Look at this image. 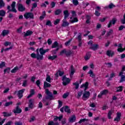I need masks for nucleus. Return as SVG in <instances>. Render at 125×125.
Segmentation results:
<instances>
[{
  "instance_id": "nucleus-2",
  "label": "nucleus",
  "mask_w": 125,
  "mask_h": 125,
  "mask_svg": "<svg viewBox=\"0 0 125 125\" xmlns=\"http://www.w3.org/2000/svg\"><path fill=\"white\" fill-rule=\"evenodd\" d=\"M10 5H8L7 7V9H8L7 13L9 12H15V13H17V10L15 8V6H16V1H13L12 4ZM11 7H12V9H11Z\"/></svg>"
},
{
  "instance_id": "nucleus-45",
  "label": "nucleus",
  "mask_w": 125,
  "mask_h": 125,
  "mask_svg": "<svg viewBox=\"0 0 125 125\" xmlns=\"http://www.w3.org/2000/svg\"><path fill=\"white\" fill-rule=\"evenodd\" d=\"M12 104H13V102L11 101V102H6L5 104L4 105V106L5 107H8V106H10V105H12Z\"/></svg>"
},
{
  "instance_id": "nucleus-5",
  "label": "nucleus",
  "mask_w": 125,
  "mask_h": 125,
  "mask_svg": "<svg viewBox=\"0 0 125 125\" xmlns=\"http://www.w3.org/2000/svg\"><path fill=\"white\" fill-rule=\"evenodd\" d=\"M36 52L37 54L35 53H33L31 54L30 56L32 58H33L34 59H37V60H39L40 58V52H39V48H37L36 50Z\"/></svg>"
},
{
  "instance_id": "nucleus-54",
  "label": "nucleus",
  "mask_w": 125,
  "mask_h": 125,
  "mask_svg": "<svg viewBox=\"0 0 125 125\" xmlns=\"http://www.w3.org/2000/svg\"><path fill=\"white\" fill-rule=\"evenodd\" d=\"M59 23H60V19H58L54 21V25L56 26V25H58Z\"/></svg>"
},
{
  "instance_id": "nucleus-51",
  "label": "nucleus",
  "mask_w": 125,
  "mask_h": 125,
  "mask_svg": "<svg viewBox=\"0 0 125 125\" xmlns=\"http://www.w3.org/2000/svg\"><path fill=\"white\" fill-rule=\"evenodd\" d=\"M73 85L75 86V89H78L80 87V84L78 82L73 83Z\"/></svg>"
},
{
  "instance_id": "nucleus-58",
  "label": "nucleus",
  "mask_w": 125,
  "mask_h": 125,
  "mask_svg": "<svg viewBox=\"0 0 125 125\" xmlns=\"http://www.w3.org/2000/svg\"><path fill=\"white\" fill-rule=\"evenodd\" d=\"M10 72V67H7L4 69V73H9Z\"/></svg>"
},
{
  "instance_id": "nucleus-38",
  "label": "nucleus",
  "mask_w": 125,
  "mask_h": 125,
  "mask_svg": "<svg viewBox=\"0 0 125 125\" xmlns=\"http://www.w3.org/2000/svg\"><path fill=\"white\" fill-rule=\"evenodd\" d=\"M62 13V10L60 9H58L55 11V15H60Z\"/></svg>"
},
{
  "instance_id": "nucleus-14",
  "label": "nucleus",
  "mask_w": 125,
  "mask_h": 125,
  "mask_svg": "<svg viewBox=\"0 0 125 125\" xmlns=\"http://www.w3.org/2000/svg\"><path fill=\"white\" fill-rule=\"evenodd\" d=\"M116 22H117V19H116V18L112 19V20L109 21V22L107 24V28H111L112 24L113 25H115V24H116Z\"/></svg>"
},
{
  "instance_id": "nucleus-12",
  "label": "nucleus",
  "mask_w": 125,
  "mask_h": 125,
  "mask_svg": "<svg viewBox=\"0 0 125 125\" xmlns=\"http://www.w3.org/2000/svg\"><path fill=\"white\" fill-rule=\"evenodd\" d=\"M25 92V89H22L21 90H20L18 91V97L19 98V99H21L22 97H23V94Z\"/></svg>"
},
{
  "instance_id": "nucleus-44",
  "label": "nucleus",
  "mask_w": 125,
  "mask_h": 125,
  "mask_svg": "<svg viewBox=\"0 0 125 125\" xmlns=\"http://www.w3.org/2000/svg\"><path fill=\"white\" fill-rule=\"evenodd\" d=\"M73 41V38H71L69 39L68 41H66V42H65L64 44L65 46H68V45H70L71 44V42Z\"/></svg>"
},
{
  "instance_id": "nucleus-25",
  "label": "nucleus",
  "mask_w": 125,
  "mask_h": 125,
  "mask_svg": "<svg viewBox=\"0 0 125 125\" xmlns=\"http://www.w3.org/2000/svg\"><path fill=\"white\" fill-rule=\"evenodd\" d=\"M63 15H64V19H67L70 15L69 13V11L68 10H66L63 11Z\"/></svg>"
},
{
  "instance_id": "nucleus-18",
  "label": "nucleus",
  "mask_w": 125,
  "mask_h": 125,
  "mask_svg": "<svg viewBox=\"0 0 125 125\" xmlns=\"http://www.w3.org/2000/svg\"><path fill=\"white\" fill-rule=\"evenodd\" d=\"M34 99H31L29 100L28 107L30 109L34 108Z\"/></svg>"
},
{
  "instance_id": "nucleus-37",
  "label": "nucleus",
  "mask_w": 125,
  "mask_h": 125,
  "mask_svg": "<svg viewBox=\"0 0 125 125\" xmlns=\"http://www.w3.org/2000/svg\"><path fill=\"white\" fill-rule=\"evenodd\" d=\"M5 14H6V12L4 10H0V16L1 17H4L5 16Z\"/></svg>"
},
{
  "instance_id": "nucleus-32",
  "label": "nucleus",
  "mask_w": 125,
  "mask_h": 125,
  "mask_svg": "<svg viewBox=\"0 0 125 125\" xmlns=\"http://www.w3.org/2000/svg\"><path fill=\"white\" fill-rule=\"evenodd\" d=\"M87 74L88 75H90V77H91V78H95V74L93 73V71L92 70H90L88 72Z\"/></svg>"
},
{
  "instance_id": "nucleus-35",
  "label": "nucleus",
  "mask_w": 125,
  "mask_h": 125,
  "mask_svg": "<svg viewBox=\"0 0 125 125\" xmlns=\"http://www.w3.org/2000/svg\"><path fill=\"white\" fill-rule=\"evenodd\" d=\"M51 86V84L48 83L46 82H44V88H47L48 87H50Z\"/></svg>"
},
{
  "instance_id": "nucleus-49",
  "label": "nucleus",
  "mask_w": 125,
  "mask_h": 125,
  "mask_svg": "<svg viewBox=\"0 0 125 125\" xmlns=\"http://www.w3.org/2000/svg\"><path fill=\"white\" fill-rule=\"evenodd\" d=\"M59 50V47L57 48L56 49L53 50L51 52L53 55L56 54L57 53V51Z\"/></svg>"
},
{
  "instance_id": "nucleus-28",
  "label": "nucleus",
  "mask_w": 125,
  "mask_h": 125,
  "mask_svg": "<svg viewBox=\"0 0 125 125\" xmlns=\"http://www.w3.org/2000/svg\"><path fill=\"white\" fill-rule=\"evenodd\" d=\"M9 34V30H3L1 33V35L2 37H5V36H7Z\"/></svg>"
},
{
  "instance_id": "nucleus-56",
  "label": "nucleus",
  "mask_w": 125,
  "mask_h": 125,
  "mask_svg": "<svg viewBox=\"0 0 125 125\" xmlns=\"http://www.w3.org/2000/svg\"><path fill=\"white\" fill-rule=\"evenodd\" d=\"M124 82H125V76L122 75L121 76V79L120 80V83H124Z\"/></svg>"
},
{
  "instance_id": "nucleus-41",
  "label": "nucleus",
  "mask_w": 125,
  "mask_h": 125,
  "mask_svg": "<svg viewBox=\"0 0 125 125\" xmlns=\"http://www.w3.org/2000/svg\"><path fill=\"white\" fill-rule=\"evenodd\" d=\"M123 87H124L123 86H119L118 87H117L116 92H122V91H123Z\"/></svg>"
},
{
  "instance_id": "nucleus-40",
  "label": "nucleus",
  "mask_w": 125,
  "mask_h": 125,
  "mask_svg": "<svg viewBox=\"0 0 125 125\" xmlns=\"http://www.w3.org/2000/svg\"><path fill=\"white\" fill-rule=\"evenodd\" d=\"M57 58V55L49 56L48 57V60H54Z\"/></svg>"
},
{
  "instance_id": "nucleus-61",
  "label": "nucleus",
  "mask_w": 125,
  "mask_h": 125,
  "mask_svg": "<svg viewBox=\"0 0 125 125\" xmlns=\"http://www.w3.org/2000/svg\"><path fill=\"white\" fill-rule=\"evenodd\" d=\"M5 66V62H1V63H0V69H1L3 67H4Z\"/></svg>"
},
{
  "instance_id": "nucleus-23",
  "label": "nucleus",
  "mask_w": 125,
  "mask_h": 125,
  "mask_svg": "<svg viewBox=\"0 0 125 125\" xmlns=\"http://www.w3.org/2000/svg\"><path fill=\"white\" fill-rule=\"evenodd\" d=\"M69 25H70V23L68 21H66V19H64L62 20V27H68Z\"/></svg>"
},
{
  "instance_id": "nucleus-22",
  "label": "nucleus",
  "mask_w": 125,
  "mask_h": 125,
  "mask_svg": "<svg viewBox=\"0 0 125 125\" xmlns=\"http://www.w3.org/2000/svg\"><path fill=\"white\" fill-rule=\"evenodd\" d=\"M88 85H89V83H88V82H86L85 83H83L82 85H81V87H84V91H85V90H86L87 88H88Z\"/></svg>"
},
{
  "instance_id": "nucleus-31",
  "label": "nucleus",
  "mask_w": 125,
  "mask_h": 125,
  "mask_svg": "<svg viewBox=\"0 0 125 125\" xmlns=\"http://www.w3.org/2000/svg\"><path fill=\"white\" fill-rule=\"evenodd\" d=\"M64 112L67 114H71V109L68 105H66L64 108Z\"/></svg>"
},
{
  "instance_id": "nucleus-4",
  "label": "nucleus",
  "mask_w": 125,
  "mask_h": 125,
  "mask_svg": "<svg viewBox=\"0 0 125 125\" xmlns=\"http://www.w3.org/2000/svg\"><path fill=\"white\" fill-rule=\"evenodd\" d=\"M62 84L64 86H66L67 84H69L71 83V80H70V78H66V75L62 77Z\"/></svg>"
},
{
  "instance_id": "nucleus-36",
  "label": "nucleus",
  "mask_w": 125,
  "mask_h": 125,
  "mask_svg": "<svg viewBox=\"0 0 125 125\" xmlns=\"http://www.w3.org/2000/svg\"><path fill=\"white\" fill-rule=\"evenodd\" d=\"M18 70H19V67H18V66H16L11 70V72L13 74H15V73H16Z\"/></svg>"
},
{
  "instance_id": "nucleus-34",
  "label": "nucleus",
  "mask_w": 125,
  "mask_h": 125,
  "mask_svg": "<svg viewBox=\"0 0 125 125\" xmlns=\"http://www.w3.org/2000/svg\"><path fill=\"white\" fill-rule=\"evenodd\" d=\"M112 115H113V110H110L107 113V118L109 120H111V119H112Z\"/></svg>"
},
{
  "instance_id": "nucleus-59",
  "label": "nucleus",
  "mask_w": 125,
  "mask_h": 125,
  "mask_svg": "<svg viewBox=\"0 0 125 125\" xmlns=\"http://www.w3.org/2000/svg\"><path fill=\"white\" fill-rule=\"evenodd\" d=\"M22 29H23V27L22 26H21L19 28H18L17 30V33H19V34L22 33Z\"/></svg>"
},
{
  "instance_id": "nucleus-24",
  "label": "nucleus",
  "mask_w": 125,
  "mask_h": 125,
  "mask_svg": "<svg viewBox=\"0 0 125 125\" xmlns=\"http://www.w3.org/2000/svg\"><path fill=\"white\" fill-rule=\"evenodd\" d=\"M91 56V52H88L86 53V55L84 57L85 61H87V60H89V59L90 58Z\"/></svg>"
},
{
  "instance_id": "nucleus-55",
  "label": "nucleus",
  "mask_w": 125,
  "mask_h": 125,
  "mask_svg": "<svg viewBox=\"0 0 125 125\" xmlns=\"http://www.w3.org/2000/svg\"><path fill=\"white\" fill-rule=\"evenodd\" d=\"M56 5V2L54 1H52L50 3V6H51V8H54Z\"/></svg>"
},
{
  "instance_id": "nucleus-13",
  "label": "nucleus",
  "mask_w": 125,
  "mask_h": 125,
  "mask_svg": "<svg viewBox=\"0 0 125 125\" xmlns=\"http://www.w3.org/2000/svg\"><path fill=\"white\" fill-rule=\"evenodd\" d=\"M13 112L14 114H21L22 109L19 106H16L15 109H13Z\"/></svg>"
},
{
  "instance_id": "nucleus-57",
  "label": "nucleus",
  "mask_w": 125,
  "mask_h": 125,
  "mask_svg": "<svg viewBox=\"0 0 125 125\" xmlns=\"http://www.w3.org/2000/svg\"><path fill=\"white\" fill-rule=\"evenodd\" d=\"M72 3L74 5L77 6L79 4V1L78 0H72Z\"/></svg>"
},
{
  "instance_id": "nucleus-43",
  "label": "nucleus",
  "mask_w": 125,
  "mask_h": 125,
  "mask_svg": "<svg viewBox=\"0 0 125 125\" xmlns=\"http://www.w3.org/2000/svg\"><path fill=\"white\" fill-rule=\"evenodd\" d=\"M5 6V3L3 1V0H0V8H2Z\"/></svg>"
},
{
  "instance_id": "nucleus-8",
  "label": "nucleus",
  "mask_w": 125,
  "mask_h": 125,
  "mask_svg": "<svg viewBox=\"0 0 125 125\" xmlns=\"http://www.w3.org/2000/svg\"><path fill=\"white\" fill-rule=\"evenodd\" d=\"M39 60H43V55L45 54L44 53V49H43V47L40 48L39 49Z\"/></svg>"
},
{
  "instance_id": "nucleus-30",
  "label": "nucleus",
  "mask_w": 125,
  "mask_h": 125,
  "mask_svg": "<svg viewBox=\"0 0 125 125\" xmlns=\"http://www.w3.org/2000/svg\"><path fill=\"white\" fill-rule=\"evenodd\" d=\"M3 114V117H11V116L12 115V113L10 112V113H8L6 112H2Z\"/></svg>"
},
{
  "instance_id": "nucleus-29",
  "label": "nucleus",
  "mask_w": 125,
  "mask_h": 125,
  "mask_svg": "<svg viewBox=\"0 0 125 125\" xmlns=\"http://www.w3.org/2000/svg\"><path fill=\"white\" fill-rule=\"evenodd\" d=\"M33 31L31 30H27L26 31V33L24 34V37L25 38L26 37H29L30 36H32V35H33Z\"/></svg>"
},
{
  "instance_id": "nucleus-15",
  "label": "nucleus",
  "mask_w": 125,
  "mask_h": 125,
  "mask_svg": "<svg viewBox=\"0 0 125 125\" xmlns=\"http://www.w3.org/2000/svg\"><path fill=\"white\" fill-rule=\"evenodd\" d=\"M77 39L79 42L78 46H79V47H81V46H82V44H83V42L82 41V33L79 34Z\"/></svg>"
},
{
  "instance_id": "nucleus-20",
  "label": "nucleus",
  "mask_w": 125,
  "mask_h": 125,
  "mask_svg": "<svg viewBox=\"0 0 125 125\" xmlns=\"http://www.w3.org/2000/svg\"><path fill=\"white\" fill-rule=\"evenodd\" d=\"M77 117H76V116L75 115L71 116V117L68 119L69 123H75Z\"/></svg>"
},
{
  "instance_id": "nucleus-62",
  "label": "nucleus",
  "mask_w": 125,
  "mask_h": 125,
  "mask_svg": "<svg viewBox=\"0 0 125 125\" xmlns=\"http://www.w3.org/2000/svg\"><path fill=\"white\" fill-rule=\"evenodd\" d=\"M58 72H59V75L60 77H62V76H63V75H64V72L63 71L58 70Z\"/></svg>"
},
{
  "instance_id": "nucleus-21",
  "label": "nucleus",
  "mask_w": 125,
  "mask_h": 125,
  "mask_svg": "<svg viewBox=\"0 0 125 125\" xmlns=\"http://www.w3.org/2000/svg\"><path fill=\"white\" fill-rule=\"evenodd\" d=\"M70 69H71V72L69 74V76L70 78H73V76H74V74H75V72H76V71L75 70V68H74V66H73V65L71 66Z\"/></svg>"
},
{
  "instance_id": "nucleus-52",
  "label": "nucleus",
  "mask_w": 125,
  "mask_h": 125,
  "mask_svg": "<svg viewBox=\"0 0 125 125\" xmlns=\"http://www.w3.org/2000/svg\"><path fill=\"white\" fill-rule=\"evenodd\" d=\"M68 96H69V92L65 93L62 95V98H63V99H66Z\"/></svg>"
},
{
  "instance_id": "nucleus-9",
  "label": "nucleus",
  "mask_w": 125,
  "mask_h": 125,
  "mask_svg": "<svg viewBox=\"0 0 125 125\" xmlns=\"http://www.w3.org/2000/svg\"><path fill=\"white\" fill-rule=\"evenodd\" d=\"M90 96V92H89V91H86V90H85L83 93V95L82 97L83 98H84V99H83V100L84 101H85V100L89 98Z\"/></svg>"
},
{
  "instance_id": "nucleus-27",
  "label": "nucleus",
  "mask_w": 125,
  "mask_h": 125,
  "mask_svg": "<svg viewBox=\"0 0 125 125\" xmlns=\"http://www.w3.org/2000/svg\"><path fill=\"white\" fill-rule=\"evenodd\" d=\"M86 23L89 24L90 23V20L91 19V16L88 15H85Z\"/></svg>"
},
{
  "instance_id": "nucleus-63",
  "label": "nucleus",
  "mask_w": 125,
  "mask_h": 125,
  "mask_svg": "<svg viewBox=\"0 0 125 125\" xmlns=\"http://www.w3.org/2000/svg\"><path fill=\"white\" fill-rule=\"evenodd\" d=\"M35 90L34 89H31L30 91V94H32V95H35Z\"/></svg>"
},
{
  "instance_id": "nucleus-33",
  "label": "nucleus",
  "mask_w": 125,
  "mask_h": 125,
  "mask_svg": "<svg viewBox=\"0 0 125 125\" xmlns=\"http://www.w3.org/2000/svg\"><path fill=\"white\" fill-rule=\"evenodd\" d=\"M59 46V44L58 43V42H57V41H56L53 43L51 46V48H56V47H58Z\"/></svg>"
},
{
  "instance_id": "nucleus-60",
  "label": "nucleus",
  "mask_w": 125,
  "mask_h": 125,
  "mask_svg": "<svg viewBox=\"0 0 125 125\" xmlns=\"http://www.w3.org/2000/svg\"><path fill=\"white\" fill-rule=\"evenodd\" d=\"M82 95H83V91H81V92H78L77 95V98L79 99L80 97H81Z\"/></svg>"
},
{
  "instance_id": "nucleus-3",
  "label": "nucleus",
  "mask_w": 125,
  "mask_h": 125,
  "mask_svg": "<svg viewBox=\"0 0 125 125\" xmlns=\"http://www.w3.org/2000/svg\"><path fill=\"white\" fill-rule=\"evenodd\" d=\"M45 94L47 95L45 97V99L46 100H50V101H51V100H54V99H55V97L53 96L52 92L49 91L48 89H45Z\"/></svg>"
},
{
  "instance_id": "nucleus-10",
  "label": "nucleus",
  "mask_w": 125,
  "mask_h": 125,
  "mask_svg": "<svg viewBox=\"0 0 125 125\" xmlns=\"http://www.w3.org/2000/svg\"><path fill=\"white\" fill-rule=\"evenodd\" d=\"M18 10L20 12H24L26 10V8L22 3H19L18 4Z\"/></svg>"
},
{
  "instance_id": "nucleus-17",
  "label": "nucleus",
  "mask_w": 125,
  "mask_h": 125,
  "mask_svg": "<svg viewBox=\"0 0 125 125\" xmlns=\"http://www.w3.org/2000/svg\"><path fill=\"white\" fill-rule=\"evenodd\" d=\"M99 48V45L98 44H93L90 48V49H92L93 51L97 50Z\"/></svg>"
},
{
  "instance_id": "nucleus-16",
  "label": "nucleus",
  "mask_w": 125,
  "mask_h": 125,
  "mask_svg": "<svg viewBox=\"0 0 125 125\" xmlns=\"http://www.w3.org/2000/svg\"><path fill=\"white\" fill-rule=\"evenodd\" d=\"M106 54L108 57H113L115 55V52L111 50H108L106 51Z\"/></svg>"
},
{
  "instance_id": "nucleus-39",
  "label": "nucleus",
  "mask_w": 125,
  "mask_h": 125,
  "mask_svg": "<svg viewBox=\"0 0 125 125\" xmlns=\"http://www.w3.org/2000/svg\"><path fill=\"white\" fill-rule=\"evenodd\" d=\"M106 8H109V9H112L114 8V7H116V5H115L113 3H110L108 6L105 7Z\"/></svg>"
},
{
  "instance_id": "nucleus-47",
  "label": "nucleus",
  "mask_w": 125,
  "mask_h": 125,
  "mask_svg": "<svg viewBox=\"0 0 125 125\" xmlns=\"http://www.w3.org/2000/svg\"><path fill=\"white\" fill-rule=\"evenodd\" d=\"M113 33H114V31L113 30V29H110L109 31L107 33V34H106L107 37H109V36H111V35H112Z\"/></svg>"
},
{
  "instance_id": "nucleus-19",
  "label": "nucleus",
  "mask_w": 125,
  "mask_h": 125,
  "mask_svg": "<svg viewBox=\"0 0 125 125\" xmlns=\"http://www.w3.org/2000/svg\"><path fill=\"white\" fill-rule=\"evenodd\" d=\"M70 22L72 23V24H74V23H77L79 22V19H78L77 17H70Z\"/></svg>"
},
{
  "instance_id": "nucleus-46",
  "label": "nucleus",
  "mask_w": 125,
  "mask_h": 125,
  "mask_svg": "<svg viewBox=\"0 0 125 125\" xmlns=\"http://www.w3.org/2000/svg\"><path fill=\"white\" fill-rule=\"evenodd\" d=\"M46 26H49V27L52 26V23H51V21L50 20H47L45 24Z\"/></svg>"
},
{
  "instance_id": "nucleus-11",
  "label": "nucleus",
  "mask_w": 125,
  "mask_h": 125,
  "mask_svg": "<svg viewBox=\"0 0 125 125\" xmlns=\"http://www.w3.org/2000/svg\"><path fill=\"white\" fill-rule=\"evenodd\" d=\"M122 117V113L121 112H117L116 118H114V122L119 123L121 121V117Z\"/></svg>"
},
{
  "instance_id": "nucleus-1",
  "label": "nucleus",
  "mask_w": 125,
  "mask_h": 125,
  "mask_svg": "<svg viewBox=\"0 0 125 125\" xmlns=\"http://www.w3.org/2000/svg\"><path fill=\"white\" fill-rule=\"evenodd\" d=\"M61 55L62 54H65L66 57H70V56H73L74 55V51L73 50H66V49H63L60 52Z\"/></svg>"
},
{
  "instance_id": "nucleus-64",
  "label": "nucleus",
  "mask_w": 125,
  "mask_h": 125,
  "mask_svg": "<svg viewBox=\"0 0 125 125\" xmlns=\"http://www.w3.org/2000/svg\"><path fill=\"white\" fill-rule=\"evenodd\" d=\"M121 24L125 25V18H123L121 20Z\"/></svg>"
},
{
  "instance_id": "nucleus-50",
  "label": "nucleus",
  "mask_w": 125,
  "mask_h": 125,
  "mask_svg": "<svg viewBox=\"0 0 125 125\" xmlns=\"http://www.w3.org/2000/svg\"><path fill=\"white\" fill-rule=\"evenodd\" d=\"M59 105L58 106V109H60L62 106H63V102L62 101L59 100L58 101Z\"/></svg>"
},
{
  "instance_id": "nucleus-48",
  "label": "nucleus",
  "mask_w": 125,
  "mask_h": 125,
  "mask_svg": "<svg viewBox=\"0 0 125 125\" xmlns=\"http://www.w3.org/2000/svg\"><path fill=\"white\" fill-rule=\"evenodd\" d=\"M46 81L48 82V83H51V78H50V76L48 75H46Z\"/></svg>"
},
{
  "instance_id": "nucleus-42",
  "label": "nucleus",
  "mask_w": 125,
  "mask_h": 125,
  "mask_svg": "<svg viewBox=\"0 0 125 125\" xmlns=\"http://www.w3.org/2000/svg\"><path fill=\"white\" fill-rule=\"evenodd\" d=\"M102 95H106L109 92V91L107 89H104L100 92Z\"/></svg>"
},
{
  "instance_id": "nucleus-7",
  "label": "nucleus",
  "mask_w": 125,
  "mask_h": 125,
  "mask_svg": "<svg viewBox=\"0 0 125 125\" xmlns=\"http://www.w3.org/2000/svg\"><path fill=\"white\" fill-rule=\"evenodd\" d=\"M53 121H49L47 125H59V123L58 122H57L58 121V117L55 116V118H54Z\"/></svg>"
},
{
  "instance_id": "nucleus-53",
  "label": "nucleus",
  "mask_w": 125,
  "mask_h": 125,
  "mask_svg": "<svg viewBox=\"0 0 125 125\" xmlns=\"http://www.w3.org/2000/svg\"><path fill=\"white\" fill-rule=\"evenodd\" d=\"M94 14L97 17H99V16H100L101 15V13L99 12V11L95 10Z\"/></svg>"
},
{
  "instance_id": "nucleus-6",
  "label": "nucleus",
  "mask_w": 125,
  "mask_h": 125,
  "mask_svg": "<svg viewBox=\"0 0 125 125\" xmlns=\"http://www.w3.org/2000/svg\"><path fill=\"white\" fill-rule=\"evenodd\" d=\"M23 16L25 19H34V13L32 12H26L24 15Z\"/></svg>"
},
{
  "instance_id": "nucleus-26",
  "label": "nucleus",
  "mask_w": 125,
  "mask_h": 125,
  "mask_svg": "<svg viewBox=\"0 0 125 125\" xmlns=\"http://www.w3.org/2000/svg\"><path fill=\"white\" fill-rule=\"evenodd\" d=\"M45 16H46V13L45 12V11H43L42 12V15L39 18L40 21H42V20L44 19Z\"/></svg>"
}]
</instances>
